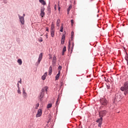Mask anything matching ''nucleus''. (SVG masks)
Masks as SVG:
<instances>
[{"mask_svg":"<svg viewBox=\"0 0 128 128\" xmlns=\"http://www.w3.org/2000/svg\"><path fill=\"white\" fill-rule=\"evenodd\" d=\"M60 76V72H58V74L56 76V80H58Z\"/></svg>","mask_w":128,"mask_h":128,"instance_id":"nucleus-15","label":"nucleus"},{"mask_svg":"<svg viewBox=\"0 0 128 128\" xmlns=\"http://www.w3.org/2000/svg\"><path fill=\"white\" fill-rule=\"evenodd\" d=\"M74 32H72L71 33V36H72L71 38L72 39V38H74Z\"/></svg>","mask_w":128,"mask_h":128,"instance_id":"nucleus-28","label":"nucleus"},{"mask_svg":"<svg viewBox=\"0 0 128 128\" xmlns=\"http://www.w3.org/2000/svg\"><path fill=\"white\" fill-rule=\"evenodd\" d=\"M42 98H44V92H42L40 94V97H39V98H40V100H42Z\"/></svg>","mask_w":128,"mask_h":128,"instance_id":"nucleus-22","label":"nucleus"},{"mask_svg":"<svg viewBox=\"0 0 128 128\" xmlns=\"http://www.w3.org/2000/svg\"><path fill=\"white\" fill-rule=\"evenodd\" d=\"M20 84H22V79L20 78V80L19 81Z\"/></svg>","mask_w":128,"mask_h":128,"instance_id":"nucleus-37","label":"nucleus"},{"mask_svg":"<svg viewBox=\"0 0 128 128\" xmlns=\"http://www.w3.org/2000/svg\"><path fill=\"white\" fill-rule=\"evenodd\" d=\"M46 38H48V33L46 34Z\"/></svg>","mask_w":128,"mask_h":128,"instance_id":"nucleus-38","label":"nucleus"},{"mask_svg":"<svg viewBox=\"0 0 128 128\" xmlns=\"http://www.w3.org/2000/svg\"><path fill=\"white\" fill-rule=\"evenodd\" d=\"M48 12H50V8H48Z\"/></svg>","mask_w":128,"mask_h":128,"instance_id":"nucleus-33","label":"nucleus"},{"mask_svg":"<svg viewBox=\"0 0 128 128\" xmlns=\"http://www.w3.org/2000/svg\"><path fill=\"white\" fill-rule=\"evenodd\" d=\"M39 42H42V38H40V40H39Z\"/></svg>","mask_w":128,"mask_h":128,"instance_id":"nucleus-35","label":"nucleus"},{"mask_svg":"<svg viewBox=\"0 0 128 128\" xmlns=\"http://www.w3.org/2000/svg\"><path fill=\"white\" fill-rule=\"evenodd\" d=\"M54 10H56V5L54 6Z\"/></svg>","mask_w":128,"mask_h":128,"instance_id":"nucleus-36","label":"nucleus"},{"mask_svg":"<svg viewBox=\"0 0 128 128\" xmlns=\"http://www.w3.org/2000/svg\"><path fill=\"white\" fill-rule=\"evenodd\" d=\"M17 62L18 63L19 66H22V61L21 59H18L17 61Z\"/></svg>","mask_w":128,"mask_h":128,"instance_id":"nucleus-18","label":"nucleus"},{"mask_svg":"<svg viewBox=\"0 0 128 128\" xmlns=\"http://www.w3.org/2000/svg\"><path fill=\"white\" fill-rule=\"evenodd\" d=\"M61 29H60V32H64V27H62V26H61V28H60Z\"/></svg>","mask_w":128,"mask_h":128,"instance_id":"nucleus-27","label":"nucleus"},{"mask_svg":"<svg viewBox=\"0 0 128 128\" xmlns=\"http://www.w3.org/2000/svg\"><path fill=\"white\" fill-rule=\"evenodd\" d=\"M22 96L24 98H28V94H26V90H24V88H23Z\"/></svg>","mask_w":128,"mask_h":128,"instance_id":"nucleus-9","label":"nucleus"},{"mask_svg":"<svg viewBox=\"0 0 128 128\" xmlns=\"http://www.w3.org/2000/svg\"><path fill=\"white\" fill-rule=\"evenodd\" d=\"M70 22H71L72 26L74 25V20H70Z\"/></svg>","mask_w":128,"mask_h":128,"instance_id":"nucleus-30","label":"nucleus"},{"mask_svg":"<svg viewBox=\"0 0 128 128\" xmlns=\"http://www.w3.org/2000/svg\"><path fill=\"white\" fill-rule=\"evenodd\" d=\"M39 2H40V4H43L44 6H46V3L44 0H39Z\"/></svg>","mask_w":128,"mask_h":128,"instance_id":"nucleus-16","label":"nucleus"},{"mask_svg":"<svg viewBox=\"0 0 128 128\" xmlns=\"http://www.w3.org/2000/svg\"><path fill=\"white\" fill-rule=\"evenodd\" d=\"M126 62H127V64L128 65V60H126Z\"/></svg>","mask_w":128,"mask_h":128,"instance_id":"nucleus-41","label":"nucleus"},{"mask_svg":"<svg viewBox=\"0 0 128 128\" xmlns=\"http://www.w3.org/2000/svg\"><path fill=\"white\" fill-rule=\"evenodd\" d=\"M42 53H41L40 55H39V58H38V62L36 63V64L37 66H38L39 64H40V62L42 61Z\"/></svg>","mask_w":128,"mask_h":128,"instance_id":"nucleus-5","label":"nucleus"},{"mask_svg":"<svg viewBox=\"0 0 128 128\" xmlns=\"http://www.w3.org/2000/svg\"><path fill=\"white\" fill-rule=\"evenodd\" d=\"M42 110L41 109H39L36 114V118H40L42 116Z\"/></svg>","mask_w":128,"mask_h":128,"instance_id":"nucleus-3","label":"nucleus"},{"mask_svg":"<svg viewBox=\"0 0 128 128\" xmlns=\"http://www.w3.org/2000/svg\"><path fill=\"white\" fill-rule=\"evenodd\" d=\"M100 102L102 104V106H108V100L106 99H102L100 100Z\"/></svg>","mask_w":128,"mask_h":128,"instance_id":"nucleus-6","label":"nucleus"},{"mask_svg":"<svg viewBox=\"0 0 128 128\" xmlns=\"http://www.w3.org/2000/svg\"><path fill=\"white\" fill-rule=\"evenodd\" d=\"M72 5H70L68 8L67 9V12H68V14L70 12V10H72Z\"/></svg>","mask_w":128,"mask_h":128,"instance_id":"nucleus-19","label":"nucleus"},{"mask_svg":"<svg viewBox=\"0 0 128 128\" xmlns=\"http://www.w3.org/2000/svg\"><path fill=\"white\" fill-rule=\"evenodd\" d=\"M46 32H48V28L46 27Z\"/></svg>","mask_w":128,"mask_h":128,"instance_id":"nucleus-34","label":"nucleus"},{"mask_svg":"<svg viewBox=\"0 0 128 128\" xmlns=\"http://www.w3.org/2000/svg\"><path fill=\"white\" fill-rule=\"evenodd\" d=\"M50 58H52V57H50Z\"/></svg>","mask_w":128,"mask_h":128,"instance_id":"nucleus-42","label":"nucleus"},{"mask_svg":"<svg viewBox=\"0 0 128 128\" xmlns=\"http://www.w3.org/2000/svg\"><path fill=\"white\" fill-rule=\"evenodd\" d=\"M120 90L122 92H124V94L126 95L128 94V82L124 83V86L120 88Z\"/></svg>","mask_w":128,"mask_h":128,"instance_id":"nucleus-1","label":"nucleus"},{"mask_svg":"<svg viewBox=\"0 0 128 128\" xmlns=\"http://www.w3.org/2000/svg\"><path fill=\"white\" fill-rule=\"evenodd\" d=\"M52 66H50L49 68V71H48L49 76H50V74H52Z\"/></svg>","mask_w":128,"mask_h":128,"instance_id":"nucleus-14","label":"nucleus"},{"mask_svg":"<svg viewBox=\"0 0 128 128\" xmlns=\"http://www.w3.org/2000/svg\"><path fill=\"white\" fill-rule=\"evenodd\" d=\"M56 26L60 27V19L57 20Z\"/></svg>","mask_w":128,"mask_h":128,"instance_id":"nucleus-12","label":"nucleus"},{"mask_svg":"<svg viewBox=\"0 0 128 128\" xmlns=\"http://www.w3.org/2000/svg\"><path fill=\"white\" fill-rule=\"evenodd\" d=\"M52 62H54V64H56V56H54L53 57Z\"/></svg>","mask_w":128,"mask_h":128,"instance_id":"nucleus-23","label":"nucleus"},{"mask_svg":"<svg viewBox=\"0 0 128 128\" xmlns=\"http://www.w3.org/2000/svg\"><path fill=\"white\" fill-rule=\"evenodd\" d=\"M106 114V110H102L100 112L99 116L100 117L102 118V116H104Z\"/></svg>","mask_w":128,"mask_h":128,"instance_id":"nucleus-7","label":"nucleus"},{"mask_svg":"<svg viewBox=\"0 0 128 128\" xmlns=\"http://www.w3.org/2000/svg\"><path fill=\"white\" fill-rule=\"evenodd\" d=\"M38 106H40V104L38 103L37 104H36L35 108L36 110H38Z\"/></svg>","mask_w":128,"mask_h":128,"instance_id":"nucleus-26","label":"nucleus"},{"mask_svg":"<svg viewBox=\"0 0 128 128\" xmlns=\"http://www.w3.org/2000/svg\"><path fill=\"white\" fill-rule=\"evenodd\" d=\"M58 98L57 99V100L56 103V106H58Z\"/></svg>","mask_w":128,"mask_h":128,"instance_id":"nucleus-29","label":"nucleus"},{"mask_svg":"<svg viewBox=\"0 0 128 128\" xmlns=\"http://www.w3.org/2000/svg\"><path fill=\"white\" fill-rule=\"evenodd\" d=\"M56 32L55 30H50V34L52 38H54V32Z\"/></svg>","mask_w":128,"mask_h":128,"instance_id":"nucleus-13","label":"nucleus"},{"mask_svg":"<svg viewBox=\"0 0 128 128\" xmlns=\"http://www.w3.org/2000/svg\"><path fill=\"white\" fill-rule=\"evenodd\" d=\"M62 67L60 66L58 67V72H60V70H62Z\"/></svg>","mask_w":128,"mask_h":128,"instance_id":"nucleus-25","label":"nucleus"},{"mask_svg":"<svg viewBox=\"0 0 128 128\" xmlns=\"http://www.w3.org/2000/svg\"><path fill=\"white\" fill-rule=\"evenodd\" d=\"M50 30H54V22H52V24L51 25Z\"/></svg>","mask_w":128,"mask_h":128,"instance_id":"nucleus-20","label":"nucleus"},{"mask_svg":"<svg viewBox=\"0 0 128 128\" xmlns=\"http://www.w3.org/2000/svg\"><path fill=\"white\" fill-rule=\"evenodd\" d=\"M18 94H21L20 90V89H18Z\"/></svg>","mask_w":128,"mask_h":128,"instance_id":"nucleus-31","label":"nucleus"},{"mask_svg":"<svg viewBox=\"0 0 128 128\" xmlns=\"http://www.w3.org/2000/svg\"><path fill=\"white\" fill-rule=\"evenodd\" d=\"M60 7H58V10L60 11Z\"/></svg>","mask_w":128,"mask_h":128,"instance_id":"nucleus-40","label":"nucleus"},{"mask_svg":"<svg viewBox=\"0 0 128 128\" xmlns=\"http://www.w3.org/2000/svg\"><path fill=\"white\" fill-rule=\"evenodd\" d=\"M46 76H48V72H45L44 74V75H43L42 76V80H44L46 78Z\"/></svg>","mask_w":128,"mask_h":128,"instance_id":"nucleus-11","label":"nucleus"},{"mask_svg":"<svg viewBox=\"0 0 128 128\" xmlns=\"http://www.w3.org/2000/svg\"><path fill=\"white\" fill-rule=\"evenodd\" d=\"M23 16L24 18V16H26V14H23V16Z\"/></svg>","mask_w":128,"mask_h":128,"instance_id":"nucleus-39","label":"nucleus"},{"mask_svg":"<svg viewBox=\"0 0 128 128\" xmlns=\"http://www.w3.org/2000/svg\"><path fill=\"white\" fill-rule=\"evenodd\" d=\"M44 10H46V8L44 6L40 8V16H42V18H44V16H46V13L44 12Z\"/></svg>","mask_w":128,"mask_h":128,"instance_id":"nucleus-2","label":"nucleus"},{"mask_svg":"<svg viewBox=\"0 0 128 128\" xmlns=\"http://www.w3.org/2000/svg\"><path fill=\"white\" fill-rule=\"evenodd\" d=\"M20 22L22 24H24V18L20 16V14L18 15Z\"/></svg>","mask_w":128,"mask_h":128,"instance_id":"nucleus-4","label":"nucleus"},{"mask_svg":"<svg viewBox=\"0 0 128 128\" xmlns=\"http://www.w3.org/2000/svg\"><path fill=\"white\" fill-rule=\"evenodd\" d=\"M66 47L64 46L62 49V56H64V52H66Z\"/></svg>","mask_w":128,"mask_h":128,"instance_id":"nucleus-17","label":"nucleus"},{"mask_svg":"<svg viewBox=\"0 0 128 128\" xmlns=\"http://www.w3.org/2000/svg\"><path fill=\"white\" fill-rule=\"evenodd\" d=\"M64 40H66V37L64 35H63L62 37V40H61V44H64Z\"/></svg>","mask_w":128,"mask_h":128,"instance_id":"nucleus-10","label":"nucleus"},{"mask_svg":"<svg viewBox=\"0 0 128 128\" xmlns=\"http://www.w3.org/2000/svg\"><path fill=\"white\" fill-rule=\"evenodd\" d=\"M125 60H128V56H125Z\"/></svg>","mask_w":128,"mask_h":128,"instance_id":"nucleus-32","label":"nucleus"},{"mask_svg":"<svg viewBox=\"0 0 128 128\" xmlns=\"http://www.w3.org/2000/svg\"><path fill=\"white\" fill-rule=\"evenodd\" d=\"M48 87H44L42 89V92H48Z\"/></svg>","mask_w":128,"mask_h":128,"instance_id":"nucleus-21","label":"nucleus"},{"mask_svg":"<svg viewBox=\"0 0 128 128\" xmlns=\"http://www.w3.org/2000/svg\"><path fill=\"white\" fill-rule=\"evenodd\" d=\"M96 122H98V126H100H100H102V117H100V118H98L97 120H96Z\"/></svg>","mask_w":128,"mask_h":128,"instance_id":"nucleus-8","label":"nucleus"},{"mask_svg":"<svg viewBox=\"0 0 128 128\" xmlns=\"http://www.w3.org/2000/svg\"><path fill=\"white\" fill-rule=\"evenodd\" d=\"M52 106V104H49L47 105V108H50Z\"/></svg>","mask_w":128,"mask_h":128,"instance_id":"nucleus-24","label":"nucleus"}]
</instances>
